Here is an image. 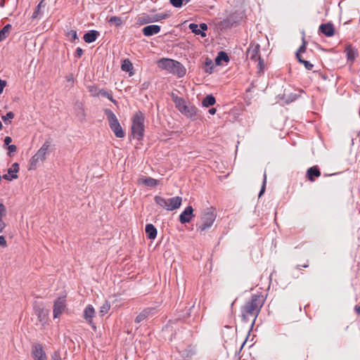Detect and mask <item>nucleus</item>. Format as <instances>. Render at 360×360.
I'll return each mask as SVG.
<instances>
[{
  "label": "nucleus",
  "instance_id": "1",
  "mask_svg": "<svg viewBox=\"0 0 360 360\" xmlns=\"http://www.w3.org/2000/svg\"><path fill=\"white\" fill-rule=\"evenodd\" d=\"M264 302L263 296L259 295H252L249 302H247L242 308V316L245 321L249 316L254 317L252 326L255 323V319L260 312Z\"/></svg>",
  "mask_w": 360,
  "mask_h": 360
},
{
  "label": "nucleus",
  "instance_id": "2",
  "mask_svg": "<svg viewBox=\"0 0 360 360\" xmlns=\"http://www.w3.org/2000/svg\"><path fill=\"white\" fill-rule=\"evenodd\" d=\"M158 67L162 70L176 75L179 77H182L186 75V69L179 61L169 58H161L158 61Z\"/></svg>",
  "mask_w": 360,
  "mask_h": 360
},
{
  "label": "nucleus",
  "instance_id": "3",
  "mask_svg": "<svg viewBox=\"0 0 360 360\" xmlns=\"http://www.w3.org/2000/svg\"><path fill=\"white\" fill-rule=\"evenodd\" d=\"M144 120L145 117L141 111L136 112L132 117L131 134L138 141L142 140L144 136Z\"/></svg>",
  "mask_w": 360,
  "mask_h": 360
},
{
  "label": "nucleus",
  "instance_id": "4",
  "mask_svg": "<svg viewBox=\"0 0 360 360\" xmlns=\"http://www.w3.org/2000/svg\"><path fill=\"white\" fill-rule=\"evenodd\" d=\"M217 217V212L215 208L213 207L205 208L201 215V224H196L197 229L201 232L205 231L210 228Z\"/></svg>",
  "mask_w": 360,
  "mask_h": 360
},
{
  "label": "nucleus",
  "instance_id": "5",
  "mask_svg": "<svg viewBox=\"0 0 360 360\" xmlns=\"http://www.w3.org/2000/svg\"><path fill=\"white\" fill-rule=\"evenodd\" d=\"M154 201L158 205L166 210L173 211L180 207L182 202V198L175 196L170 198H165L160 195H155L154 197Z\"/></svg>",
  "mask_w": 360,
  "mask_h": 360
},
{
  "label": "nucleus",
  "instance_id": "6",
  "mask_svg": "<svg viewBox=\"0 0 360 360\" xmlns=\"http://www.w3.org/2000/svg\"><path fill=\"white\" fill-rule=\"evenodd\" d=\"M104 114L106 115L110 129L113 131L117 138H123L125 132L122 129L115 114L110 109H105Z\"/></svg>",
  "mask_w": 360,
  "mask_h": 360
},
{
  "label": "nucleus",
  "instance_id": "7",
  "mask_svg": "<svg viewBox=\"0 0 360 360\" xmlns=\"http://www.w3.org/2000/svg\"><path fill=\"white\" fill-rule=\"evenodd\" d=\"M67 309L66 296L58 297L53 302V319H58Z\"/></svg>",
  "mask_w": 360,
  "mask_h": 360
},
{
  "label": "nucleus",
  "instance_id": "8",
  "mask_svg": "<svg viewBox=\"0 0 360 360\" xmlns=\"http://www.w3.org/2000/svg\"><path fill=\"white\" fill-rule=\"evenodd\" d=\"M31 354L34 360H47L44 347L40 343H35L32 345Z\"/></svg>",
  "mask_w": 360,
  "mask_h": 360
},
{
  "label": "nucleus",
  "instance_id": "9",
  "mask_svg": "<svg viewBox=\"0 0 360 360\" xmlns=\"http://www.w3.org/2000/svg\"><path fill=\"white\" fill-rule=\"evenodd\" d=\"M260 45L259 44L252 43L247 50V56L251 60L257 61V59H260Z\"/></svg>",
  "mask_w": 360,
  "mask_h": 360
},
{
  "label": "nucleus",
  "instance_id": "10",
  "mask_svg": "<svg viewBox=\"0 0 360 360\" xmlns=\"http://www.w3.org/2000/svg\"><path fill=\"white\" fill-rule=\"evenodd\" d=\"M193 211L194 210L192 206H187L179 215V220L180 223L182 224L189 223L195 217Z\"/></svg>",
  "mask_w": 360,
  "mask_h": 360
},
{
  "label": "nucleus",
  "instance_id": "11",
  "mask_svg": "<svg viewBox=\"0 0 360 360\" xmlns=\"http://www.w3.org/2000/svg\"><path fill=\"white\" fill-rule=\"evenodd\" d=\"M198 108L193 105H186L181 111H180V112L184 116L188 118H191L193 120L198 119Z\"/></svg>",
  "mask_w": 360,
  "mask_h": 360
},
{
  "label": "nucleus",
  "instance_id": "12",
  "mask_svg": "<svg viewBox=\"0 0 360 360\" xmlns=\"http://www.w3.org/2000/svg\"><path fill=\"white\" fill-rule=\"evenodd\" d=\"M94 308L93 307L92 305L88 304L84 310L83 317L93 328H96V326L92 320V318L94 316Z\"/></svg>",
  "mask_w": 360,
  "mask_h": 360
},
{
  "label": "nucleus",
  "instance_id": "13",
  "mask_svg": "<svg viewBox=\"0 0 360 360\" xmlns=\"http://www.w3.org/2000/svg\"><path fill=\"white\" fill-rule=\"evenodd\" d=\"M319 30L328 37H332L335 34L334 26L330 22L321 24L319 26Z\"/></svg>",
  "mask_w": 360,
  "mask_h": 360
},
{
  "label": "nucleus",
  "instance_id": "14",
  "mask_svg": "<svg viewBox=\"0 0 360 360\" xmlns=\"http://www.w3.org/2000/svg\"><path fill=\"white\" fill-rule=\"evenodd\" d=\"M160 26L158 25H147L142 29V33L146 37H151L158 34L160 32Z\"/></svg>",
  "mask_w": 360,
  "mask_h": 360
},
{
  "label": "nucleus",
  "instance_id": "15",
  "mask_svg": "<svg viewBox=\"0 0 360 360\" xmlns=\"http://www.w3.org/2000/svg\"><path fill=\"white\" fill-rule=\"evenodd\" d=\"M51 139L49 138L45 141L42 146L37 152V155L41 158V161L46 159V156L48 154V150L51 146Z\"/></svg>",
  "mask_w": 360,
  "mask_h": 360
},
{
  "label": "nucleus",
  "instance_id": "16",
  "mask_svg": "<svg viewBox=\"0 0 360 360\" xmlns=\"http://www.w3.org/2000/svg\"><path fill=\"white\" fill-rule=\"evenodd\" d=\"M321 176V171L318 166L309 167L307 171V178L311 182Z\"/></svg>",
  "mask_w": 360,
  "mask_h": 360
},
{
  "label": "nucleus",
  "instance_id": "17",
  "mask_svg": "<svg viewBox=\"0 0 360 360\" xmlns=\"http://www.w3.org/2000/svg\"><path fill=\"white\" fill-rule=\"evenodd\" d=\"M171 98L175 104V107L179 110V112L181 111V110L187 105L184 98L178 96L173 92L171 94Z\"/></svg>",
  "mask_w": 360,
  "mask_h": 360
},
{
  "label": "nucleus",
  "instance_id": "18",
  "mask_svg": "<svg viewBox=\"0 0 360 360\" xmlns=\"http://www.w3.org/2000/svg\"><path fill=\"white\" fill-rule=\"evenodd\" d=\"M99 36L100 32L98 31L92 30L85 33L83 39L85 42L90 44L94 42Z\"/></svg>",
  "mask_w": 360,
  "mask_h": 360
},
{
  "label": "nucleus",
  "instance_id": "19",
  "mask_svg": "<svg viewBox=\"0 0 360 360\" xmlns=\"http://www.w3.org/2000/svg\"><path fill=\"white\" fill-rule=\"evenodd\" d=\"M155 311V308L148 307L144 309L135 319L134 321L136 323H139L147 317H148L153 312Z\"/></svg>",
  "mask_w": 360,
  "mask_h": 360
},
{
  "label": "nucleus",
  "instance_id": "20",
  "mask_svg": "<svg viewBox=\"0 0 360 360\" xmlns=\"http://www.w3.org/2000/svg\"><path fill=\"white\" fill-rule=\"evenodd\" d=\"M302 91H299L298 93L292 92L290 94H283L281 98L283 102L286 104H289L295 101H296L301 95Z\"/></svg>",
  "mask_w": 360,
  "mask_h": 360
},
{
  "label": "nucleus",
  "instance_id": "21",
  "mask_svg": "<svg viewBox=\"0 0 360 360\" xmlns=\"http://www.w3.org/2000/svg\"><path fill=\"white\" fill-rule=\"evenodd\" d=\"M146 237L148 239L153 240L156 238L158 231L155 226L152 224H147L145 228Z\"/></svg>",
  "mask_w": 360,
  "mask_h": 360
},
{
  "label": "nucleus",
  "instance_id": "22",
  "mask_svg": "<svg viewBox=\"0 0 360 360\" xmlns=\"http://www.w3.org/2000/svg\"><path fill=\"white\" fill-rule=\"evenodd\" d=\"M345 52L347 60L350 62L351 64H352L358 54L357 51L353 49L350 45H349L347 46V47L345 48Z\"/></svg>",
  "mask_w": 360,
  "mask_h": 360
},
{
  "label": "nucleus",
  "instance_id": "23",
  "mask_svg": "<svg viewBox=\"0 0 360 360\" xmlns=\"http://www.w3.org/2000/svg\"><path fill=\"white\" fill-rule=\"evenodd\" d=\"M121 69L124 72H129V76H132L134 75V72L132 71L134 69L132 63L129 59H124L121 65Z\"/></svg>",
  "mask_w": 360,
  "mask_h": 360
},
{
  "label": "nucleus",
  "instance_id": "24",
  "mask_svg": "<svg viewBox=\"0 0 360 360\" xmlns=\"http://www.w3.org/2000/svg\"><path fill=\"white\" fill-rule=\"evenodd\" d=\"M46 6V3L44 0H41L39 4L35 8L34 11L32 13V18L36 19L38 17L41 16L43 13L41 11V8H44Z\"/></svg>",
  "mask_w": 360,
  "mask_h": 360
},
{
  "label": "nucleus",
  "instance_id": "25",
  "mask_svg": "<svg viewBox=\"0 0 360 360\" xmlns=\"http://www.w3.org/2000/svg\"><path fill=\"white\" fill-rule=\"evenodd\" d=\"M215 103H216V99L212 94L207 95L203 98V100L202 101V106L206 107V108H208L210 106L214 105Z\"/></svg>",
  "mask_w": 360,
  "mask_h": 360
},
{
  "label": "nucleus",
  "instance_id": "26",
  "mask_svg": "<svg viewBox=\"0 0 360 360\" xmlns=\"http://www.w3.org/2000/svg\"><path fill=\"white\" fill-rule=\"evenodd\" d=\"M141 183L148 187H155L158 186L160 181L155 179L151 177H146L141 179Z\"/></svg>",
  "mask_w": 360,
  "mask_h": 360
},
{
  "label": "nucleus",
  "instance_id": "27",
  "mask_svg": "<svg viewBox=\"0 0 360 360\" xmlns=\"http://www.w3.org/2000/svg\"><path fill=\"white\" fill-rule=\"evenodd\" d=\"M221 61H224L226 63L229 61V57L224 51H219L215 58V63L218 65L221 64Z\"/></svg>",
  "mask_w": 360,
  "mask_h": 360
},
{
  "label": "nucleus",
  "instance_id": "28",
  "mask_svg": "<svg viewBox=\"0 0 360 360\" xmlns=\"http://www.w3.org/2000/svg\"><path fill=\"white\" fill-rule=\"evenodd\" d=\"M170 16H171V13L169 12V11L165 12V13H157V14H155V15H152L153 22H159V21H161L162 20L167 19Z\"/></svg>",
  "mask_w": 360,
  "mask_h": 360
},
{
  "label": "nucleus",
  "instance_id": "29",
  "mask_svg": "<svg viewBox=\"0 0 360 360\" xmlns=\"http://www.w3.org/2000/svg\"><path fill=\"white\" fill-rule=\"evenodd\" d=\"M189 29L191 30L193 33L197 35H200L202 37H206V33L200 30L198 24L191 23L188 26Z\"/></svg>",
  "mask_w": 360,
  "mask_h": 360
},
{
  "label": "nucleus",
  "instance_id": "30",
  "mask_svg": "<svg viewBox=\"0 0 360 360\" xmlns=\"http://www.w3.org/2000/svg\"><path fill=\"white\" fill-rule=\"evenodd\" d=\"M11 28V25L7 24L2 28V30H0V42L4 40L8 36Z\"/></svg>",
  "mask_w": 360,
  "mask_h": 360
},
{
  "label": "nucleus",
  "instance_id": "31",
  "mask_svg": "<svg viewBox=\"0 0 360 360\" xmlns=\"http://www.w3.org/2000/svg\"><path fill=\"white\" fill-rule=\"evenodd\" d=\"M108 22L110 25H114L115 27H120L123 24V20L120 17L118 16H111L108 20Z\"/></svg>",
  "mask_w": 360,
  "mask_h": 360
},
{
  "label": "nucleus",
  "instance_id": "32",
  "mask_svg": "<svg viewBox=\"0 0 360 360\" xmlns=\"http://www.w3.org/2000/svg\"><path fill=\"white\" fill-rule=\"evenodd\" d=\"M41 161V158L36 153L34 155L30 160V169H35L39 163Z\"/></svg>",
  "mask_w": 360,
  "mask_h": 360
},
{
  "label": "nucleus",
  "instance_id": "33",
  "mask_svg": "<svg viewBox=\"0 0 360 360\" xmlns=\"http://www.w3.org/2000/svg\"><path fill=\"white\" fill-rule=\"evenodd\" d=\"M205 72L209 74H212L214 68L212 60L207 58L205 62Z\"/></svg>",
  "mask_w": 360,
  "mask_h": 360
},
{
  "label": "nucleus",
  "instance_id": "34",
  "mask_svg": "<svg viewBox=\"0 0 360 360\" xmlns=\"http://www.w3.org/2000/svg\"><path fill=\"white\" fill-rule=\"evenodd\" d=\"M139 25H146L153 22L152 15H143L139 17L137 20Z\"/></svg>",
  "mask_w": 360,
  "mask_h": 360
},
{
  "label": "nucleus",
  "instance_id": "35",
  "mask_svg": "<svg viewBox=\"0 0 360 360\" xmlns=\"http://www.w3.org/2000/svg\"><path fill=\"white\" fill-rule=\"evenodd\" d=\"M15 114L10 111L7 112L5 115L1 116V120L6 124H8L11 123V120L14 118Z\"/></svg>",
  "mask_w": 360,
  "mask_h": 360
},
{
  "label": "nucleus",
  "instance_id": "36",
  "mask_svg": "<svg viewBox=\"0 0 360 360\" xmlns=\"http://www.w3.org/2000/svg\"><path fill=\"white\" fill-rule=\"evenodd\" d=\"M307 44V42L306 41L304 37H302V44L300 46V48L297 49V51H296V58H297V57H302L300 53H304L306 51Z\"/></svg>",
  "mask_w": 360,
  "mask_h": 360
},
{
  "label": "nucleus",
  "instance_id": "37",
  "mask_svg": "<svg viewBox=\"0 0 360 360\" xmlns=\"http://www.w3.org/2000/svg\"><path fill=\"white\" fill-rule=\"evenodd\" d=\"M297 60L299 63L303 64L307 70H312L314 65L311 64L309 61L303 59L302 57H297Z\"/></svg>",
  "mask_w": 360,
  "mask_h": 360
},
{
  "label": "nucleus",
  "instance_id": "38",
  "mask_svg": "<svg viewBox=\"0 0 360 360\" xmlns=\"http://www.w3.org/2000/svg\"><path fill=\"white\" fill-rule=\"evenodd\" d=\"M88 89L89 93L91 94V96L94 97H96L99 96V91L100 89L98 88L97 86L91 85L88 86Z\"/></svg>",
  "mask_w": 360,
  "mask_h": 360
},
{
  "label": "nucleus",
  "instance_id": "39",
  "mask_svg": "<svg viewBox=\"0 0 360 360\" xmlns=\"http://www.w3.org/2000/svg\"><path fill=\"white\" fill-rule=\"evenodd\" d=\"M66 36L70 39V40L72 42H74V41H75L77 39H78L77 34V31H76V30H72L68 31V32L66 33Z\"/></svg>",
  "mask_w": 360,
  "mask_h": 360
},
{
  "label": "nucleus",
  "instance_id": "40",
  "mask_svg": "<svg viewBox=\"0 0 360 360\" xmlns=\"http://www.w3.org/2000/svg\"><path fill=\"white\" fill-rule=\"evenodd\" d=\"M19 164L17 163V162H15L12 165L11 167H10L8 169V174H17V173L19 172Z\"/></svg>",
  "mask_w": 360,
  "mask_h": 360
},
{
  "label": "nucleus",
  "instance_id": "41",
  "mask_svg": "<svg viewBox=\"0 0 360 360\" xmlns=\"http://www.w3.org/2000/svg\"><path fill=\"white\" fill-rule=\"evenodd\" d=\"M110 304L108 302H105V303L103 304V306L101 307L100 311H99L101 315L103 316L105 314H107L108 312V311L110 310Z\"/></svg>",
  "mask_w": 360,
  "mask_h": 360
},
{
  "label": "nucleus",
  "instance_id": "42",
  "mask_svg": "<svg viewBox=\"0 0 360 360\" xmlns=\"http://www.w3.org/2000/svg\"><path fill=\"white\" fill-rule=\"evenodd\" d=\"M266 172H264V176H263L262 185V188H261L259 193V197H261L264 194V193L265 191V188H266Z\"/></svg>",
  "mask_w": 360,
  "mask_h": 360
},
{
  "label": "nucleus",
  "instance_id": "43",
  "mask_svg": "<svg viewBox=\"0 0 360 360\" xmlns=\"http://www.w3.org/2000/svg\"><path fill=\"white\" fill-rule=\"evenodd\" d=\"M257 61H258L257 64V68H258V73H262L264 70V60L260 57V59H257Z\"/></svg>",
  "mask_w": 360,
  "mask_h": 360
},
{
  "label": "nucleus",
  "instance_id": "44",
  "mask_svg": "<svg viewBox=\"0 0 360 360\" xmlns=\"http://www.w3.org/2000/svg\"><path fill=\"white\" fill-rule=\"evenodd\" d=\"M18 175L15 174H12L11 175V174H8V173L1 176V179H4L6 181H12L13 179H18Z\"/></svg>",
  "mask_w": 360,
  "mask_h": 360
},
{
  "label": "nucleus",
  "instance_id": "45",
  "mask_svg": "<svg viewBox=\"0 0 360 360\" xmlns=\"http://www.w3.org/2000/svg\"><path fill=\"white\" fill-rule=\"evenodd\" d=\"M183 1L184 0H169L170 4L176 8H181L183 6Z\"/></svg>",
  "mask_w": 360,
  "mask_h": 360
},
{
  "label": "nucleus",
  "instance_id": "46",
  "mask_svg": "<svg viewBox=\"0 0 360 360\" xmlns=\"http://www.w3.org/2000/svg\"><path fill=\"white\" fill-rule=\"evenodd\" d=\"M6 214V208L3 203H0V219Z\"/></svg>",
  "mask_w": 360,
  "mask_h": 360
},
{
  "label": "nucleus",
  "instance_id": "47",
  "mask_svg": "<svg viewBox=\"0 0 360 360\" xmlns=\"http://www.w3.org/2000/svg\"><path fill=\"white\" fill-rule=\"evenodd\" d=\"M37 316L39 321H43L45 320L46 314H44V309H39L37 312Z\"/></svg>",
  "mask_w": 360,
  "mask_h": 360
},
{
  "label": "nucleus",
  "instance_id": "48",
  "mask_svg": "<svg viewBox=\"0 0 360 360\" xmlns=\"http://www.w3.org/2000/svg\"><path fill=\"white\" fill-rule=\"evenodd\" d=\"M77 107L79 109V110L77 112V115L81 116L82 117H84L85 116V115H84V111L82 108V104L81 103H77Z\"/></svg>",
  "mask_w": 360,
  "mask_h": 360
},
{
  "label": "nucleus",
  "instance_id": "49",
  "mask_svg": "<svg viewBox=\"0 0 360 360\" xmlns=\"http://www.w3.org/2000/svg\"><path fill=\"white\" fill-rule=\"evenodd\" d=\"M51 360H62L59 351H56L52 354Z\"/></svg>",
  "mask_w": 360,
  "mask_h": 360
},
{
  "label": "nucleus",
  "instance_id": "50",
  "mask_svg": "<svg viewBox=\"0 0 360 360\" xmlns=\"http://www.w3.org/2000/svg\"><path fill=\"white\" fill-rule=\"evenodd\" d=\"M8 155L11 156V153H15L16 151L17 147L15 145H8Z\"/></svg>",
  "mask_w": 360,
  "mask_h": 360
},
{
  "label": "nucleus",
  "instance_id": "51",
  "mask_svg": "<svg viewBox=\"0 0 360 360\" xmlns=\"http://www.w3.org/2000/svg\"><path fill=\"white\" fill-rule=\"evenodd\" d=\"M83 52H84V51H83V50H82V48H80V47H77V48L76 49L75 52V58H81V57H82V56L83 55Z\"/></svg>",
  "mask_w": 360,
  "mask_h": 360
},
{
  "label": "nucleus",
  "instance_id": "52",
  "mask_svg": "<svg viewBox=\"0 0 360 360\" xmlns=\"http://www.w3.org/2000/svg\"><path fill=\"white\" fill-rule=\"evenodd\" d=\"M6 84L7 82L6 80H3L0 78V94H2L4 89L6 86Z\"/></svg>",
  "mask_w": 360,
  "mask_h": 360
},
{
  "label": "nucleus",
  "instance_id": "53",
  "mask_svg": "<svg viewBox=\"0 0 360 360\" xmlns=\"http://www.w3.org/2000/svg\"><path fill=\"white\" fill-rule=\"evenodd\" d=\"M105 97L108 98L115 105L117 104V101L113 98L112 93L108 91Z\"/></svg>",
  "mask_w": 360,
  "mask_h": 360
},
{
  "label": "nucleus",
  "instance_id": "54",
  "mask_svg": "<svg viewBox=\"0 0 360 360\" xmlns=\"http://www.w3.org/2000/svg\"><path fill=\"white\" fill-rule=\"evenodd\" d=\"M0 246L5 248L7 246L6 238L4 236H0Z\"/></svg>",
  "mask_w": 360,
  "mask_h": 360
},
{
  "label": "nucleus",
  "instance_id": "55",
  "mask_svg": "<svg viewBox=\"0 0 360 360\" xmlns=\"http://www.w3.org/2000/svg\"><path fill=\"white\" fill-rule=\"evenodd\" d=\"M198 27H200V30H202V32H205L207 30L208 27H207V25L206 23H200V25H198Z\"/></svg>",
  "mask_w": 360,
  "mask_h": 360
},
{
  "label": "nucleus",
  "instance_id": "56",
  "mask_svg": "<svg viewBox=\"0 0 360 360\" xmlns=\"http://www.w3.org/2000/svg\"><path fill=\"white\" fill-rule=\"evenodd\" d=\"M4 141V145L8 146L12 142V139L10 136H6Z\"/></svg>",
  "mask_w": 360,
  "mask_h": 360
},
{
  "label": "nucleus",
  "instance_id": "57",
  "mask_svg": "<svg viewBox=\"0 0 360 360\" xmlns=\"http://www.w3.org/2000/svg\"><path fill=\"white\" fill-rule=\"evenodd\" d=\"M6 227V224L2 219H0V233H1Z\"/></svg>",
  "mask_w": 360,
  "mask_h": 360
},
{
  "label": "nucleus",
  "instance_id": "58",
  "mask_svg": "<svg viewBox=\"0 0 360 360\" xmlns=\"http://www.w3.org/2000/svg\"><path fill=\"white\" fill-rule=\"evenodd\" d=\"M108 91L102 89H100L99 91V96H103V97H105L107 94H108Z\"/></svg>",
  "mask_w": 360,
  "mask_h": 360
},
{
  "label": "nucleus",
  "instance_id": "59",
  "mask_svg": "<svg viewBox=\"0 0 360 360\" xmlns=\"http://www.w3.org/2000/svg\"><path fill=\"white\" fill-rule=\"evenodd\" d=\"M193 307V306H191V307L188 309V311L186 312V314L185 316H184V318H186V317L190 316V315H191V312H190V311H191V309H192Z\"/></svg>",
  "mask_w": 360,
  "mask_h": 360
},
{
  "label": "nucleus",
  "instance_id": "60",
  "mask_svg": "<svg viewBox=\"0 0 360 360\" xmlns=\"http://www.w3.org/2000/svg\"><path fill=\"white\" fill-rule=\"evenodd\" d=\"M216 111L217 110L214 108H212L208 110L209 113L211 115H214L216 113Z\"/></svg>",
  "mask_w": 360,
  "mask_h": 360
},
{
  "label": "nucleus",
  "instance_id": "61",
  "mask_svg": "<svg viewBox=\"0 0 360 360\" xmlns=\"http://www.w3.org/2000/svg\"><path fill=\"white\" fill-rule=\"evenodd\" d=\"M354 310L358 315H360V306H355Z\"/></svg>",
  "mask_w": 360,
  "mask_h": 360
},
{
  "label": "nucleus",
  "instance_id": "62",
  "mask_svg": "<svg viewBox=\"0 0 360 360\" xmlns=\"http://www.w3.org/2000/svg\"><path fill=\"white\" fill-rule=\"evenodd\" d=\"M5 3H6L5 0H0V7L4 8L5 6Z\"/></svg>",
  "mask_w": 360,
  "mask_h": 360
},
{
  "label": "nucleus",
  "instance_id": "63",
  "mask_svg": "<svg viewBox=\"0 0 360 360\" xmlns=\"http://www.w3.org/2000/svg\"><path fill=\"white\" fill-rule=\"evenodd\" d=\"M254 87H255V85L253 84V83H251L250 87L246 90V91L250 92L251 91V89Z\"/></svg>",
  "mask_w": 360,
  "mask_h": 360
},
{
  "label": "nucleus",
  "instance_id": "64",
  "mask_svg": "<svg viewBox=\"0 0 360 360\" xmlns=\"http://www.w3.org/2000/svg\"><path fill=\"white\" fill-rule=\"evenodd\" d=\"M142 85H143V89H145L148 86V84H146V83H143Z\"/></svg>",
  "mask_w": 360,
  "mask_h": 360
}]
</instances>
